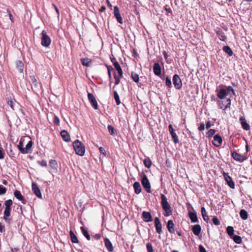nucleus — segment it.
Listing matches in <instances>:
<instances>
[{
  "label": "nucleus",
  "mask_w": 252,
  "mask_h": 252,
  "mask_svg": "<svg viewBox=\"0 0 252 252\" xmlns=\"http://www.w3.org/2000/svg\"><path fill=\"white\" fill-rule=\"evenodd\" d=\"M163 55L165 59H167V58L168 57V53L166 51H164L163 52Z\"/></svg>",
  "instance_id": "64"
},
{
  "label": "nucleus",
  "mask_w": 252,
  "mask_h": 252,
  "mask_svg": "<svg viewBox=\"0 0 252 252\" xmlns=\"http://www.w3.org/2000/svg\"><path fill=\"white\" fill-rule=\"evenodd\" d=\"M234 231V228L232 226H228L226 228L227 233L230 237H232L233 236Z\"/></svg>",
  "instance_id": "36"
},
{
  "label": "nucleus",
  "mask_w": 252,
  "mask_h": 252,
  "mask_svg": "<svg viewBox=\"0 0 252 252\" xmlns=\"http://www.w3.org/2000/svg\"><path fill=\"white\" fill-rule=\"evenodd\" d=\"M31 80L32 81V83L35 88H38V85L37 82V80L34 76H31Z\"/></svg>",
  "instance_id": "49"
},
{
  "label": "nucleus",
  "mask_w": 252,
  "mask_h": 252,
  "mask_svg": "<svg viewBox=\"0 0 252 252\" xmlns=\"http://www.w3.org/2000/svg\"><path fill=\"white\" fill-rule=\"evenodd\" d=\"M168 128H169V131L172 136V138L175 144L178 143L179 139H178V136L177 135L176 133L175 132L172 125H171V124L169 125L168 126Z\"/></svg>",
  "instance_id": "12"
},
{
  "label": "nucleus",
  "mask_w": 252,
  "mask_h": 252,
  "mask_svg": "<svg viewBox=\"0 0 252 252\" xmlns=\"http://www.w3.org/2000/svg\"><path fill=\"white\" fill-rule=\"evenodd\" d=\"M99 152L100 153V154L103 155L104 156H106V153L105 150H104V149L103 147H99Z\"/></svg>",
  "instance_id": "55"
},
{
  "label": "nucleus",
  "mask_w": 252,
  "mask_h": 252,
  "mask_svg": "<svg viewBox=\"0 0 252 252\" xmlns=\"http://www.w3.org/2000/svg\"><path fill=\"white\" fill-rule=\"evenodd\" d=\"M3 231H4V226L0 222V232L2 233Z\"/></svg>",
  "instance_id": "60"
},
{
  "label": "nucleus",
  "mask_w": 252,
  "mask_h": 252,
  "mask_svg": "<svg viewBox=\"0 0 252 252\" xmlns=\"http://www.w3.org/2000/svg\"><path fill=\"white\" fill-rule=\"evenodd\" d=\"M16 68L20 72H23L24 68V64L21 61H17L16 62Z\"/></svg>",
  "instance_id": "30"
},
{
  "label": "nucleus",
  "mask_w": 252,
  "mask_h": 252,
  "mask_svg": "<svg viewBox=\"0 0 252 252\" xmlns=\"http://www.w3.org/2000/svg\"><path fill=\"white\" fill-rule=\"evenodd\" d=\"M131 78L133 81H134L136 83H137L139 81V75L134 72H131Z\"/></svg>",
  "instance_id": "42"
},
{
  "label": "nucleus",
  "mask_w": 252,
  "mask_h": 252,
  "mask_svg": "<svg viewBox=\"0 0 252 252\" xmlns=\"http://www.w3.org/2000/svg\"><path fill=\"white\" fill-rule=\"evenodd\" d=\"M225 87L226 88V90L228 94L230 92H231L233 95H235L234 90L233 89V88L232 87H231V86H228V87L225 86Z\"/></svg>",
  "instance_id": "47"
},
{
  "label": "nucleus",
  "mask_w": 252,
  "mask_h": 252,
  "mask_svg": "<svg viewBox=\"0 0 252 252\" xmlns=\"http://www.w3.org/2000/svg\"><path fill=\"white\" fill-rule=\"evenodd\" d=\"M201 230V228L199 224H196L192 226V231L196 236H198L200 234Z\"/></svg>",
  "instance_id": "26"
},
{
  "label": "nucleus",
  "mask_w": 252,
  "mask_h": 252,
  "mask_svg": "<svg viewBox=\"0 0 252 252\" xmlns=\"http://www.w3.org/2000/svg\"><path fill=\"white\" fill-rule=\"evenodd\" d=\"M14 195L17 199H18L20 201H21L23 204H26V201L24 199L23 195L21 194L20 191L16 190L14 192Z\"/></svg>",
  "instance_id": "21"
},
{
  "label": "nucleus",
  "mask_w": 252,
  "mask_h": 252,
  "mask_svg": "<svg viewBox=\"0 0 252 252\" xmlns=\"http://www.w3.org/2000/svg\"><path fill=\"white\" fill-rule=\"evenodd\" d=\"M216 92L217 93V96L220 99H223L228 95V93L226 92V90L224 88H221L220 90H217Z\"/></svg>",
  "instance_id": "11"
},
{
  "label": "nucleus",
  "mask_w": 252,
  "mask_h": 252,
  "mask_svg": "<svg viewBox=\"0 0 252 252\" xmlns=\"http://www.w3.org/2000/svg\"><path fill=\"white\" fill-rule=\"evenodd\" d=\"M37 163L41 166L46 167L47 166V162L45 160H38Z\"/></svg>",
  "instance_id": "54"
},
{
  "label": "nucleus",
  "mask_w": 252,
  "mask_h": 252,
  "mask_svg": "<svg viewBox=\"0 0 252 252\" xmlns=\"http://www.w3.org/2000/svg\"><path fill=\"white\" fill-rule=\"evenodd\" d=\"M173 83L174 87L177 90H180L182 87V80L177 74H175L173 76Z\"/></svg>",
  "instance_id": "6"
},
{
  "label": "nucleus",
  "mask_w": 252,
  "mask_h": 252,
  "mask_svg": "<svg viewBox=\"0 0 252 252\" xmlns=\"http://www.w3.org/2000/svg\"><path fill=\"white\" fill-rule=\"evenodd\" d=\"M204 128H205V124L203 123H201L200 126L198 128V129L199 131H202L204 129Z\"/></svg>",
  "instance_id": "57"
},
{
  "label": "nucleus",
  "mask_w": 252,
  "mask_h": 252,
  "mask_svg": "<svg viewBox=\"0 0 252 252\" xmlns=\"http://www.w3.org/2000/svg\"><path fill=\"white\" fill-rule=\"evenodd\" d=\"M232 157L235 160L240 162H243L246 159L243 156L235 151L232 153Z\"/></svg>",
  "instance_id": "16"
},
{
  "label": "nucleus",
  "mask_w": 252,
  "mask_h": 252,
  "mask_svg": "<svg viewBox=\"0 0 252 252\" xmlns=\"http://www.w3.org/2000/svg\"><path fill=\"white\" fill-rule=\"evenodd\" d=\"M134 192L136 194H139L141 191V188L140 183L138 182H135L133 184Z\"/></svg>",
  "instance_id": "27"
},
{
  "label": "nucleus",
  "mask_w": 252,
  "mask_h": 252,
  "mask_svg": "<svg viewBox=\"0 0 252 252\" xmlns=\"http://www.w3.org/2000/svg\"><path fill=\"white\" fill-rule=\"evenodd\" d=\"M141 184L143 187L146 189L148 193H151V185L150 182L145 174H143V178L141 180Z\"/></svg>",
  "instance_id": "5"
},
{
  "label": "nucleus",
  "mask_w": 252,
  "mask_h": 252,
  "mask_svg": "<svg viewBox=\"0 0 252 252\" xmlns=\"http://www.w3.org/2000/svg\"><path fill=\"white\" fill-rule=\"evenodd\" d=\"M105 246L109 252H112L114 250L112 244L109 239L107 238L104 239Z\"/></svg>",
  "instance_id": "18"
},
{
  "label": "nucleus",
  "mask_w": 252,
  "mask_h": 252,
  "mask_svg": "<svg viewBox=\"0 0 252 252\" xmlns=\"http://www.w3.org/2000/svg\"><path fill=\"white\" fill-rule=\"evenodd\" d=\"M142 217L143 220L146 222H151L153 220L152 215L149 212L143 211Z\"/></svg>",
  "instance_id": "14"
},
{
  "label": "nucleus",
  "mask_w": 252,
  "mask_h": 252,
  "mask_svg": "<svg viewBox=\"0 0 252 252\" xmlns=\"http://www.w3.org/2000/svg\"><path fill=\"white\" fill-rule=\"evenodd\" d=\"M240 216L243 220H246L248 218L247 212L244 209H242L240 212Z\"/></svg>",
  "instance_id": "33"
},
{
  "label": "nucleus",
  "mask_w": 252,
  "mask_h": 252,
  "mask_svg": "<svg viewBox=\"0 0 252 252\" xmlns=\"http://www.w3.org/2000/svg\"><path fill=\"white\" fill-rule=\"evenodd\" d=\"M146 248L148 252H154L152 245L150 243L146 244Z\"/></svg>",
  "instance_id": "51"
},
{
  "label": "nucleus",
  "mask_w": 252,
  "mask_h": 252,
  "mask_svg": "<svg viewBox=\"0 0 252 252\" xmlns=\"http://www.w3.org/2000/svg\"><path fill=\"white\" fill-rule=\"evenodd\" d=\"M157 232L160 234L162 233V225L158 218L156 217L154 220Z\"/></svg>",
  "instance_id": "13"
},
{
  "label": "nucleus",
  "mask_w": 252,
  "mask_h": 252,
  "mask_svg": "<svg viewBox=\"0 0 252 252\" xmlns=\"http://www.w3.org/2000/svg\"><path fill=\"white\" fill-rule=\"evenodd\" d=\"M222 50L224 52L228 54L229 56H231L233 54V51L228 46H224L223 47Z\"/></svg>",
  "instance_id": "34"
},
{
  "label": "nucleus",
  "mask_w": 252,
  "mask_h": 252,
  "mask_svg": "<svg viewBox=\"0 0 252 252\" xmlns=\"http://www.w3.org/2000/svg\"><path fill=\"white\" fill-rule=\"evenodd\" d=\"M239 121L241 124L242 128L246 130L250 129V126L247 123L245 118L243 117H241L239 118Z\"/></svg>",
  "instance_id": "20"
},
{
  "label": "nucleus",
  "mask_w": 252,
  "mask_h": 252,
  "mask_svg": "<svg viewBox=\"0 0 252 252\" xmlns=\"http://www.w3.org/2000/svg\"><path fill=\"white\" fill-rule=\"evenodd\" d=\"M212 221L213 223L216 225H219L220 224V221L217 217H214L212 219Z\"/></svg>",
  "instance_id": "50"
},
{
  "label": "nucleus",
  "mask_w": 252,
  "mask_h": 252,
  "mask_svg": "<svg viewBox=\"0 0 252 252\" xmlns=\"http://www.w3.org/2000/svg\"><path fill=\"white\" fill-rule=\"evenodd\" d=\"M69 234L70 236L71 242L73 243H78L79 242L77 236L74 234L72 230L70 231Z\"/></svg>",
  "instance_id": "31"
},
{
  "label": "nucleus",
  "mask_w": 252,
  "mask_h": 252,
  "mask_svg": "<svg viewBox=\"0 0 252 252\" xmlns=\"http://www.w3.org/2000/svg\"><path fill=\"white\" fill-rule=\"evenodd\" d=\"M32 190L33 192V193L36 195V196L38 198H41L42 194L37 184L34 182H32Z\"/></svg>",
  "instance_id": "9"
},
{
  "label": "nucleus",
  "mask_w": 252,
  "mask_h": 252,
  "mask_svg": "<svg viewBox=\"0 0 252 252\" xmlns=\"http://www.w3.org/2000/svg\"><path fill=\"white\" fill-rule=\"evenodd\" d=\"M114 95L117 105H119L121 103V101L120 100L119 95L116 91H114Z\"/></svg>",
  "instance_id": "43"
},
{
  "label": "nucleus",
  "mask_w": 252,
  "mask_h": 252,
  "mask_svg": "<svg viewBox=\"0 0 252 252\" xmlns=\"http://www.w3.org/2000/svg\"><path fill=\"white\" fill-rule=\"evenodd\" d=\"M216 33L217 35L219 36V39L223 41H225L226 39V36L225 35L224 33L223 32V31L220 28H217V30H216Z\"/></svg>",
  "instance_id": "17"
},
{
  "label": "nucleus",
  "mask_w": 252,
  "mask_h": 252,
  "mask_svg": "<svg viewBox=\"0 0 252 252\" xmlns=\"http://www.w3.org/2000/svg\"><path fill=\"white\" fill-rule=\"evenodd\" d=\"M113 65H114L115 68H116V69L117 70L120 77H123V70H122V68H121L120 64L117 61H115L113 63Z\"/></svg>",
  "instance_id": "25"
},
{
  "label": "nucleus",
  "mask_w": 252,
  "mask_h": 252,
  "mask_svg": "<svg viewBox=\"0 0 252 252\" xmlns=\"http://www.w3.org/2000/svg\"><path fill=\"white\" fill-rule=\"evenodd\" d=\"M11 251L12 252H19V249L17 248H11Z\"/></svg>",
  "instance_id": "62"
},
{
  "label": "nucleus",
  "mask_w": 252,
  "mask_h": 252,
  "mask_svg": "<svg viewBox=\"0 0 252 252\" xmlns=\"http://www.w3.org/2000/svg\"><path fill=\"white\" fill-rule=\"evenodd\" d=\"M165 84H166V85L168 87V88L171 87V86H172L171 81L170 78L168 76H167L166 77Z\"/></svg>",
  "instance_id": "46"
},
{
  "label": "nucleus",
  "mask_w": 252,
  "mask_h": 252,
  "mask_svg": "<svg viewBox=\"0 0 252 252\" xmlns=\"http://www.w3.org/2000/svg\"><path fill=\"white\" fill-rule=\"evenodd\" d=\"M61 135L63 139L65 142H69L70 141V135L65 130H63L61 132Z\"/></svg>",
  "instance_id": "22"
},
{
  "label": "nucleus",
  "mask_w": 252,
  "mask_h": 252,
  "mask_svg": "<svg viewBox=\"0 0 252 252\" xmlns=\"http://www.w3.org/2000/svg\"><path fill=\"white\" fill-rule=\"evenodd\" d=\"M73 148L77 155L83 156L85 152V147L83 143L78 140H76L73 143Z\"/></svg>",
  "instance_id": "3"
},
{
  "label": "nucleus",
  "mask_w": 252,
  "mask_h": 252,
  "mask_svg": "<svg viewBox=\"0 0 252 252\" xmlns=\"http://www.w3.org/2000/svg\"><path fill=\"white\" fill-rule=\"evenodd\" d=\"M53 122L55 124L59 125L60 119L57 116H55L54 119H53Z\"/></svg>",
  "instance_id": "56"
},
{
  "label": "nucleus",
  "mask_w": 252,
  "mask_h": 252,
  "mask_svg": "<svg viewBox=\"0 0 252 252\" xmlns=\"http://www.w3.org/2000/svg\"><path fill=\"white\" fill-rule=\"evenodd\" d=\"M153 71L155 75L159 76L161 74V67L158 63H155L153 66Z\"/></svg>",
  "instance_id": "23"
},
{
  "label": "nucleus",
  "mask_w": 252,
  "mask_h": 252,
  "mask_svg": "<svg viewBox=\"0 0 252 252\" xmlns=\"http://www.w3.org/2000/svg\"><path fill=\"white\" fill-rule=\"evenodd\" d=\"M223 176L228 186L231 189H234L235 184L228 173L223 172Z\"/></svg>",
  "instance_id": "7"
},
{
  "label": "nucleus",
  "mask_w": 252,
  "mask_h": 252,
  "mask_svg": "<svg viewBox=\"0 0 252 252\" xmlns=\"http://www.w3.org/2000/svg\"><path fill=\"white\" fill-rule=\"evenodd\" d=\"M114 77L115 79V85H118L120 83V78L121 77H120L119 75V76H117L116 75V74H114Z\"/></svg>",
  "instance_id": "52"
},
{
  "label": "nucleus",
  "mask_w": 252,
  "mask_h": 252,
  "mask_svg": "<svg viewBox=\"0 0 252 252\" xmlns=\"http://www.w3.org/2000/svg\"><path fill=\"white\" fill-rule=\"evenodd\" d=\"M225 103L226 105L223 108L222 106H220V108L223 109V110H226L228 108H229L231 105V99L230 98H227L225 101Z\"/></svg>",
  "instance_id": "39"
},
{
  "label": "nucleus",
  "mask_w": 252,
  "mask_h": 252,
  "mask_svg": "<svg viewBox=\"0 0 252 252\" xmlns=\"http://www.w3.org/2000/svg\"><path fill=\"white\" fill-rule=\"evenodd\" d=\"M144 164L145 167L148 168H149L152 165V161L149 158H145L144 160Z\"/></svg>",
  "instance_id": "35"
},
{
  "label": "nucleus",
  "mask_w": 252,
  "mask_h": 252,
  "mask_svg": "<svg viewBox=\"0 0 252 252\" xmlns=\"http://www.w3.org/2000/svg\"><path fill=\"white\" fill-rule=\"evenodd\" d=\"M41 44L42 46L48 47L51 44V40L50 37L47 35L45 31L43 30L41 33Z\"/></svg>",
  "instance_id": "4"
},
{
  "label": "nucleus",
  "mask_w": 252,
  "mask_h": 252,
  "mask_svg": "<svg viewBox=\"0 0 252 252\" xmlns=\"http://www.w3.org/2000/svg\"><path fill=\"white\" fill-rule=\"evenodd\" d=\"M88 98L92 106L95 109H98V104L96 100V99L93 94L88 93Z\"/></svg>",
  "instance_id": "8"
},
{
  "label": "nucleus",
  "mask_w": 252,
  "mask_h": 252,
  "mask_svg": "<svg viewBox=\"0 0 252 252\" xmlns=\"http://www.w3.org/2000/svg\"><path fill=\"white\" fill-rule=\"evenodd\" d=\"M161 196V205L163 210L165 211L164 215L166 217L171 215L172 210L169 203L167 201L166 197L163 194H160Z\"/></svg>",
  "instance_id": "2"
},
{
  "label": "nucleus",
  "mask_w": 252,
  "mask_h": 252,
  "mask_svg": "<svg viewBox=\"0 0 252 252\" xmlns=\"http://www.w3.org/2000/svg\"><path fill=\"white\" fill-rule=\"evenodd\" d=\"M81 63L83 66H89L92 63V61L89 58H82L81 59Z\"/></svg>",
  "instance_id": "28"
},
{
  "label": "nucleus",
  "mask_w": 252,
  "mask_h": 252,
  "mask_svg": "<svg viewBox=\"0 0 252 252\" xmlns=\"http://www.w3.org/2000/svg\"><path fill=\"white\" fill-rule=\"evenodd\" d=\"M174 224L172 220H169L167 224V228L170 233H174Z\"/></svg>",
  "instance_id": "24"
},
{
  "label": "nucleus",
  "mask_w": 252,
  "mask_h": 252,
  "mask_svg": "<svg viewBox=\"0 0 252 252\" xmlns=\"http://www.w3.org/2000/svg\"><path fill=\"white\" fill-rule=\"evenodd\" d=\"M211 126V122L210 121H208L206 124V129H209Z\"/></svg>",
  "instance_id": "59"
},
{
  "label": "nucleus",
  "mask_w": 252,
  "mask_h": 252,
  "mask_svg": "<svg viewBox=\"0 0 252 252\" xmlns=\"http://www.w3.org/2000/svg\"><path fill=\"white\" fill-rule=\"evenodd\" d=\"M222 143V138L218 134L215 135L214 137L213 143L216 147H219Z\"/></svg>",
  "instance_id": "19"
},
{
  "label": "nucleus",
  "mask_w": 252,
  "mask_h": 252,
  "mask_svg": "<svg viewBox=\"0 0 252 252\" xmlns=\"http://www.w3.org/2000/svg\"><path fill=\"white\" fill-rule=\"evenodd\" d=\"M24 142V139L23 138H21L18 145V148L20 152H21V149L24 148H23Z\"/></svg>",
  "instance_id": "48"
},
{
  "label": "nucleus",
  "mask_w": 252,
  "mask_h": 252,
  "mask_svg": "<svg viewBox=\"0 0 252 252\" xmlns=\"http://www.w3.org/2000/svg\"><path fill=\"white\" fill-rule=\"evenodd\" d=\"M16 101L14 99L12 100L11 98L7 99V104L10 106L11 109L14 110V105L15 104Z\"/></svg>",
  "instance_id": "40"
},
{
  "label": "nucleus",
  "mask_w": 252,
  "mask_h": 252,
  "mask_svg": "<svg viewBox=\"0 0 252 252\" xmlns=\"http://www.w3.org/2000/svg\"><path fill=\"white\" fill-rule=\"evenodd\" d=\"M13 204V201L11 199H8L4 202L5 209L3 213V219L5 222L9 223L11 219L10 218L11 211V206Z\"/></svg>",
  "instance_id": "1"
},
{
  "label": "nucleus",
  "mask_w": 252,
  "mask_h": 252,
  "mask_svg": "<svg viewBox=\"0 0 252 252\" xmlns=\"http://www.w3.org/2000/svg\"><path fill=\"white\" fill-rule=\"evenodd\" d=\"M32 145V140L29 141L26 145L24 149L21 150V153L24 154L29 153L31 151V148Z\"/></svg>",
  "instance_id": "15"
},
{
  "label": "nucleus",
  "mask_w": 252,
  "mask_h": 252,
  "mask_svg": "<svg viewBox=\"0 0 252 252\" xmlns=\"http://www.w3.org/2000/svg\"><path fill=\"white\" fill-rule=\"evenodd\" d=\"M94 237L95 240H99L100 238V236L99 234H96L94 236Z\"/></svg>",
  "instance_id": "63"
},
{
  "label": "nucleus",
  "mask_w": 252,
  "mask_h": 252,
  "mask_svg": "<svg viewBox=\"0 0 252 252\" xmlns=\"http://www.w3.org/2000/svg\"><path fill=\"white\" fill-rule=\"evenodd\" d=\"M189 216L191 222H196L198 221V218L196 213L189 212Z\"/></svg>",
  "instance_id": "29"
},
{
  "label": "nucleus",
  "mask_w": 252,
  "mask_h": 252,
  "mask_svg": "<svg viewBox=\"0 0 252 252\" xmlns=\"http://www.w3.org/2000/svg\"><path fill=\"white\" fill-rule=\"evenodd\" d=\"M114 14L117 21L120 24H123V18L120 13L119 9L117 6H114Z\"/></svg>",
  "instance_id": "10"
},
{
  "label": "nucleus",
  "mask_w": 252,
  "mask_h": 252,
  "mask_svg": "<svg viewBox=\"0 0 252 252\" xmlns=\"http://www.w3.org/2000/svg\"><path fill=\"white\" fill-rule=\"evenodd\" d=\"M199 252H206L205 249L202 246H199Z\"/></svg>",
  "instance_id": "58"
},
{
  "label": "nucleus",
  "mask_w": 252,
  "mask_h": 252,
  "mask_svg": "<svg viewBox=\"0 0 252 252\" xmlns=\"http://www.w3.org/2000/svg\"><path fill=\"white\" fill-rule=\"evenodd\" d=\"M6 192V189L2 186L0 185V195L4 194Z\"/></svg>",
  "instance_id": "53"
},
{
  "label": "nucleus",
  "mask_w": 252,
  "mask_h": 252,
  "mask_svg": "<svg viewBox=\"0 0 252 252\" xmlns=\"http://www.w3.org/2000/svg\"><path fill=\"white\" fill-rule=\"evenodd\" d=\"M81 229L82 230V232L83 235L86 238V239L88 240H90L91 237H90V235L89 234L88 231L83 227H81Z\"/></svg>",
  "instance_id": "38"
},
{
  "label": "nucleus",
  "mask_w": 252,
  "mask_h": 252,
  "mask_svg": "<svg viewBox=\"0 0 252 252\" xmlns=\"http://www.w3.org/2000/svg\"><path fill=\"white\" fill-rule=\"evenodd\" d=\"M49 165L51 168L57 169V162L56 160L54 159H51L49 161Z\"/></svg>",
  "instance_id": "41"
},
{
  "label": "nucleus",
  "mask_w": 252,
  "mask_h": 252,
  "mask_svg": "<svg viewBox=\"0 0 252 252\" xmlns=\"http://www.w3.org/2000/svg\"><path fill=\"white\" fill-rule=\"evenodd\" d=\"M201 214H202L203 220L206 222H208V220H209V217L207 215V212L206 211L205 208L202 207L201 208Z\"/></svg>",
  "instance_id": "32"
},
{
  "label": "nucleus",
  "mask_w": 252,
  "mask_h": 252,
  "mask_svg": "<svg viewBox=\"0 0 252 252\" xmlns=\"http://www.w3.org/2000/svg\"><path fill=\"white\" fill-rule=\"evenodd\" d=\"M233 240L236 243L238 244H240L242 243V238L240 236L238 235H233Z\"/></svg>",
  "instance_id": "37"
},
{
  "label": "nucleus",
  "mask_w": 252,
  "mask_h": 252,
  "mask_svg": "<svg viewBox=\"0 0 252 252\" xmlns=\"http://www.w3.org/2000/svg\"><path fill=\"white\" fill-rule=\"evenodd\" d=\"M3 158L4 156L2 148H0V159H2Z\"/></svg>",
  "instance_id": "61"
},
{
  "label": "nucleus",
  "mask_w": 252,
  "mask_h": 252,
  "mask_svg": "<svg viewBox=\"0 0 252 252\" xmlns=\"http://www.w3.org/2000/svg\"><path fill=\"white\" fill-rule=\"evenodd\" d=\"M108 130L110 134H111V135H114L115 134V130L112 126L108 125Z\"/></svg>",
  "instance_id": "45"
},
{
  "label": "nucleus",
  "mask_w": 252,
  "mask_h": 252,
  "mask_svg": "<svg viewBox=\"0 0 252 252\" xmlns=\"http://www.w3.org/2000/svg\"><path fill=\"white\" fill-rule=\"evenodd\" d=\"M216 130L214 129H210L206 133L207 137L210 138L216 133Z\"/></svg>",
  "instance_id": "44"
}]
</instances>
